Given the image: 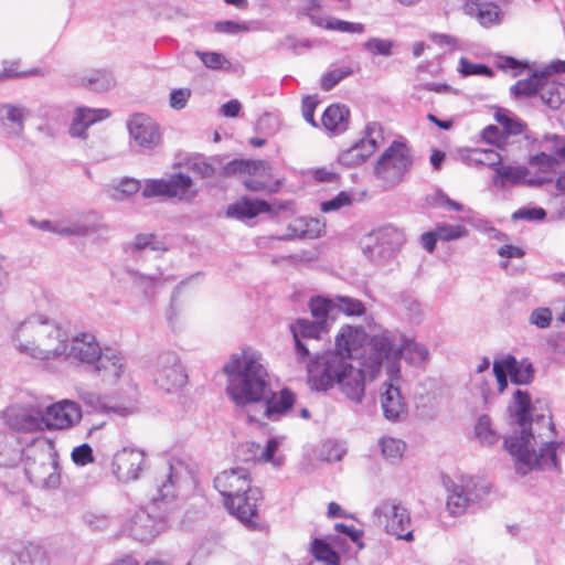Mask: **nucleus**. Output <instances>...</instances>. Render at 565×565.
I'll return each instance as SVG.
<instances>
[{
  "label": "nucleus",
  "instance_id": "nucleus-33",
  "mask_svg": "<svg viewBox=\"0 0 565 565\" xmlns=\"http://www.w3.org/2000/svg\"><path fill=\"white\" fill-rule=\"evenodd\" d=\"M269 175V164L263 160H232L223 167L224 175L257 174Z\"/></svg>",
  "mask_w": 565,
  "mask_h": 565
},
{
  "label": "nucleus",
  "instance_id": "nucleus-44",
  "mask_svg": "<svg viewBox=\"0 0 565 565\" xmlns=\"http://www.w3.org/2000/svg\"><path fill=\"white\" fill-rule=\"evenodd\" d=\"M333 303L337 313L342 312L348 317H361L366 311L361 300L349 296H335L333 297Z\"/></svg>",
  "mask_w": 565,
  "mask_h": 565
},
{
  "label": "nucleus",
  "instance_id": "nucleus-43",
  "mask_svg": "<svg viewBox=\"0 0 565 565\" xmlns=\"http://www.w3.org/2000/svg\"><path fill=\"white\" fill-rule=\"evenodd\" d=\"M379 446L383 457L391 462L398 461L406 450V444L404 440L391 436L382 437L379 440Z\"/></svg>",
  "mask_w": 565,
  "mask_h": 565
},
{
  "label": "nucleus",
  "instance_id": "nucleus-12",
  "mask_svg": "<svg viewBox=\"0 0 565 565\" xmlns=\"http://www.w3.org/2000/svg\"><path fill=\"white\" fill-rule=\"evenodd\" d=\"M83 413L79 404L72 399H61L42 408L43 431L67 430L76 426Z\"/></svg>",
  "mask_w": 565,
  "mask_h": 565
},
{
  "label": "nucleus",
  "instance_id": "nucleus-7",
  "mask_svg": "<svg viewBox=\"0 0 565 565\" xmlns=\"http://www.w3.org/2000/svg\"><path fill=\"white\" fill-rule=\"evenodd\" d=\"M374 522L397 540L412 542V518L408 510L396 499L384 500L373 510Z\"/></svg>",
  "mask_w": 565,
  "mask_h": 565
},
{
  "label": "nucleus",
  "instance_id": "nucleus-35",
  "mask_svg": "<svg viewBox=\"0 0 565 565\" xmlns=\"http://www.w3.org/2000/svg\"><path fill=\"white\" fill-rule=\"evenodd\" d=\"M309 308L316 322H322L323 328L328 330V321L335 319V308L333 298L317 296L309 302Z\"/></svg>",
  "mask_w": 565,
  "mask_h": 565
},
{
  "label": "nucleus",
  "instance_id": "nucleus-42",
  "mask_svg": "<svg viewBox=\"0 0 565 565\" xmlns=\"http://www.w3.org/2000/svg\"><path fill=\"white\" fill-rule=\"evenodd\" d=\"M530 166L533 168H537L544 175L539 177L536 180H529V184H542L544 182L550 181L547 174L555 171L557 166V160L555 157L547 154L546 152H541L533 156L530 159Z\"/></svg>",
  "mask_w": 565,
  "mask_h": 565
},
{
  "label": "nucleus",
  "instance_id": "nucleus-53",
  "mask_svg": "<svg viewBox=\"0 0 565 565\" xmlns=\"http://www.w3.org/2000/svg\"><path fill=\"white\" fill-rule=\"evenodd\" d=\"M168 179H149L142 188L145 198L164 196L169 198Z\"/></svg>",
  "mask_w": 565,
  "mask_h": 565
},
{
  "label": "nucleus",
  "instance_id": "nucleus-47",
  "mask_svg": "<svg viewBox=\"0 0 565 565\" xmlns=\"http://www.w3.org/2000/svg\"><path fill=\"white\" fill-rule=\"evenodd\" d=\"M476 436L479 441L487 446H492L499 441V434L492 428V423L489 416L482 415L476 424Z\"/></svg>",
  "mask_w": 565,
  "mask_h": 565
},
{
  "label": "nucleus",
  "instance_id": "nucleus-14",
  "mask_svg": "<svg viewBox=\"0 0 565 565\" xmlns=\"http://www.w3.org/2000/svg\"><path fill=\"white\" fill-rule=\"evenodd\" d=\"M289 329L295 342L296 358L308 369V364L315 363L309 342L319 340L321 334L328 330L323 328L322 322L308 319H297L290 323Z\"/></svg>",
  "mask_w": 565,
  "mask_h": 565
},
{
  "label": "nucleus",
  "instance_id": "nucleus-15",
  "mask_svg": "<svg viewBox=\"0 0 565 565\" xmlns=\"http://www.w3.org/2000/svg\"><path fill=\"white\" fill-rule=\"evenodd\" d=\"M157 505V498L149 509H139L125 523L124 530L140 542H149L154 539L166 526L162 518L152 515Z\"/></svg>",
  "mask_w": 565,
  "mask_h": 565
},
{
  "label": "nucleus",
  "instance_id": "nucleus-40",
  "mask_svg": "<svg viewBox=\"0 0 565 565\" xmlns=\"http://www.w3.org/2000/svg\"><path fill=\"white\" fill-rule=\"evenodd\" d=\"M544 82V72L533 73L525 79L518 81L511 88L510 93L513 97H531L539 93L541 85Z\"/></svg>",
  "mask_w": 565,
  "mask_h": 565
},
{
  "label": "nucleus",
  "instance_id": "nucleus-58",
  "mask_svg": "<svg viewBox=\"0 0 565 565\" xmlns=\"http://www.w3.org/2000/svg\"><path fill=\"white\" fill-rule=\"evenodd\" d=\"M515 365V356L508 354L503 358L497 359L493 362V375L495 380H507L511 377V369Z\"/></svg>",
  "mask_w": 565,
  "mask_h": 565
},
{
  "label": "nucleus",
  "instance_id": "nucleus-16",
  "mask_svg": "<svg viewBox=\"0 0 565 565\" xmlns=\"http://www.w3.org/2000/svg\"><path fill=\"white\" fill-rule=\"evenodd\" d=\"M367 334L363 327L343 326L335 337V351L345 361L362 358L369 353ZM363 365V362L361 363Z\"/></svg>",
  "mask_w": 565,
  "mask_h": 565
},
{
  "label": "nucleus",
  "instance_id": "nucleus-24",
  "mask_svg": "<svg viewBox=\"0 0 565 565\" xmlns=\"http://www.w3.org/2000/svg\"><path fill=\"white\" fill-rule=\"evenodd\" d=\"M30 115L29 108L20 104H0V126L8 138L23 136L25 120Z\"/></svg>",
  "mask_w": 565,
  "mask_h": 565
},
{
  "label": "nucleus",
  "instance_id": "nucleus-31",
  "mask_svg": "<svg viewBox=\"0 0 565 565\" xmlns=\"http://www.w3.org/2000/svg\"><path fill=\"white\" fill-rule=\"evenodd\" d=\"M289 233L286 239L291 238H317L324 232V224L318 218L299 217L294 220L288 226Z\"/></svg>",
  "mask_w": 565,
  "mask_h": 565
},
{
  "label": "nucleus",
  "instance_id": "nucleus-26",
  "mask_svg": "<svg viewBox=\"0 0 565 565\" xmlns=\"http://www.w3.org/2000/svg\"><path fill=\"white\" fill-rule=\"evenodd\" d=\"M109 111L106 108H88L77 107L71 126L70 135L75 138H86V130L93 124L104 120L109 117Z\"/></svg>",
  "mask_w": 565,
  "mask_h": 565
},
{
  "label": "nucleus",
  "instance_id": "nucleus-52",
  "mask_svg": "<svg viewBox=\"0 0 565 565\" xmlns=\"http://www.w3.org/2000/svg\"><path fill=\"white\" fill-rule=\"evenodd\" d=\"M322 28H326V29L332 30V31L343 32V33H363L364 32V25L362 23L343 21L340 19L330 18V17L326 18Z\"/></svg>",
  "mask_w": 565,
  "mask_h": 565
},
{
  "label": "nucleus",
  "instance_id": "nucleus-63",
  "mask_svg": "<svg viewBox=\"0 0 565 565\" xmlns=\"http://www.w3.org/2000/svg\"><path fill=\"white\" fill-rule=\"evenodd\" d=\"M71 458L76 466L84 467L94 462L93 449L88 444H83L72 450Z\"/></svg>",
  "mask_w": 565,
  "mask_h": 565
},
{
  "label": "nucleus",
  "instance_id": "nucleus-38",
  "mask_svg": "<svg viewBox=\"0 0 565 565\" xmlns=\"http://www.w3.org/2000/svg\"><path fill=\"white\" fill-rule=\"evenodd\" d=\"M462 159L469 167L486 166L494 170L502 162L500 153L492 149H471Z\"/></svg>",
  "mask_w": 565,
  "mask_h": 565
},
{
  "label": "nucleus",
  "instance_id": "nucleus-37",
  "mask_svg": "<svg viewBox=\"0 0 565 565\" xmlns=\"http://www.w3.org/2000/svg\"><path fill=\"white\" fill-rule=\"evenodd\" d=\"M539 94L545 105L552 109H557L565 99V86L563 84L548 81L546 73H544V82L540 87Z\"/></svg>",
  "mask_w": 565,
  "mask_h": 565
},
{
  "label": "nucleus",
  "instance_id": "nucleus-57",
  "mask_svg": "<svg viewBox=\"0 0 565 565\" xmlns=\"http://www.w3.org/2000/svg\"><path fill=\"white\" fill-rule=\"evenodd\" d=\"M540 145L558 158L565 160V136L545 135Z\"/></svg>",
  "mask_w": 565,
  "mask_h": 565
},
{
  "label": "nucleus",
  "instance_id": "nucleus-19",
  "mask_svg": "<svg viewBox=\"0 0 565 565\" xmlns=\"http://www.w3.org/2000/svg\"><path fill=\"white\" fill-rule=\"evenodd\" d=\"M130 139L143 150H151L161 142L159 125L145 114H135L127 121Z\"/></svg>",
  "mask_w": 565,
  "mask_h": 565
},
{
  "label": "nucleus",
  "instance_id": "nucleus-13",
  "mask_svg": "<svg viewBox=\"0 0 565 565\" xmlns=\"http://www.w3.org/2000/svg\"><path fill=\"white\" fill-rule=\"evenodd\" d=\"M444 484L447 491L446 507L452 516L466 513L468 507L479 498L476 493L477 482L473 477L448 478L444 481Z\"/></svg>",
  "mask_w": 565,
  "mask_h": 565
},
{
  "label": "nucleus",
  "instance_id": "nucleus-5",
  "mask_svg": "<svg viewBox=\"0 0 565 565\" xmlns=\"http://www.w3.org/2000/svg\"><path fill=\"white\" fill-rule=\"evenodd\" d=\"M362 367H353L338 354L324 352L315 356V363L308 364V381L316 391H328L337 384L348 398L360 403L365 392L363 374H370Z\"/></svg>",
  "mask_w": 565,
  "mask_h": 565
},
{
  "label": "nucleus",
  "instance_id": "nucleus-51",
  "mask_svg": "<svg viewBox=\"0 0 565 565\" xmlns=\"http://www.w3.org/2000/svg\"><path fill=\"white\" fill-rule=\"evenodd\" d=\"M438 239L449 242L458 238L466 237L468 230L459 224H438L435 228Z\"/></svg>",
  "mask_w": 565,
  "mask_h": 565
},
{
  "label": "nucleus",
  "instance_id": "nucleus-49",
  "mask_svg": "<svg viewBox=\"0 0 565 565\" xmlns=\"http://www.w3.org/2000/svg\"><path fill=\"white\" fill-rule=\"evenodd\" d=\"M353 73L352 68L347 65L332 67L327 71L320 81L321 89L328 92L332 89L338 83Z\"/></svg>",
  "mask_w": 565,
  "mask_h": 565
},
{
  "label": "nucleus",
  "instance_id": "nucleus-36",
  "mask_svg": "<svg viewBox=\"0 0 565 565\" xmlns=\"http://www.w3.org/2000/svg\"><path fill=\"white\" fill-rule=\"evenodd\" d=\"M529 170L522 166H502L501 163L495 169L493 183L498 186H505L507 184H520L525 182Z\"/></svg>",
  "mask_w": 565,
  "mask_h": 565
},
{
  "label": "nucleus",
  "instance_id": "nucleus-62",
  "mask_svg": "<svg viewBox=\"0 0 565 565\" xmlns=\"http://www.w3.org/2000/svg\"><path fill=\"white\" fill-rule=\"evenodd\" d=\"M214 29L220 33L236 34L241 32H248L253 28L249 22H235L227 20L216 22Z\"/></svg>",
  "mask_w": 565,
  "mask_h": 565
},
{
  "label": "nucleus",
  "instance_id": "nucleus-18",
  "mask_svg": "<svg viewBox=\"0 0 565 565\" xmlns=\"http://www.w3.org/2000/svg\"><path fill=\"white\" fill-rule=\"evenodd\" d=\"M262 500L263 493L260 489L254 488L224 500V505L232 515L237 518L247 527L255 529L257 525L258 505Z\"/></svg>",
  "mask_w": 565,
  "mask_h": 565
},
{
  "label": "nucleus",
  "instance_id": "nucleus-56",
  "mask_svg": "<svg viewBox=\"0 0 565 565\" xmlns=\"http://www.w3.org/2000/svg\"><path fill=\"white\" fill-rule=\"evenodd\" d=\"M311 550L315 557L326 562V565H337L338 555L324 541L316 539Z\"/></svg>",
  "mask_w": 565,
  "mask_h": 565
},
{
  "label": "nucleus",
  "instance_id": "nucleus-3",
  "mask_svg": "<svg viewBox=\"0 0 565 565\" xmlns=\"http://www.w3.org/2000/svg\"><path fill=\"white\" fill-rule=\"evenodd\" d=\"M222 371L227 379L226 393L237 407L258 404L263 417L269 420H278L292 409L296 396L290 390L269 392L267 365L258 350L241 348L230 355Z\"/></svg>",
  "mask_w": 565,
  "mask_h": 565
},
{
  "label": "nucleus",
  "instance_id": "nucleus-39",
  "mask_svg": "<svg viewBox=\"0 0 565 565\" xmlns=\"http://www.w3.org/2000/svg\"><path fill=\"white\" fill-rule=\"evenodd\" d=\"M22 457L17 437L9 433H0V466H13Z\"/></svg>",
  "mask_w": 565,
  "mask_h": 565
},
{
  "label": "nucleus",
  "instance_id": "nucleus-2",
  "mask_svg": "<svg viewBox=\"0 0 565 565\" xmlns=\"http://www.w3.org/2000/svg\"><path fill=\"white\" fill-rule=\"evenodd\" d=\"M509 409L520 433L504 438L503 446L513 459L516 473L556 469L559 444L552 439L554 424L547 403L542 399L532 403L527 392L516 390Z\"/></svg>",
  "mask_w": 565,
  "mask_h": 565
},
{
  "label": "nucleus",
  "instance_id": "nucleus-41",
  "mask_svg": "<svg viewBox=\"0 0 565 565\" xmlns=\"http://www.w3.org/2000/svg\"><path fill=\"white\" fill-rule=\"evenodd\" d=\"M145 249H150L154 252L167 250V246L163 241H161L153 234H138L126 246V252L130 254H136Z\"/></svg>",
  "mask_w": 565,
  "mask_h": 565
},
{
  "label": "nucleus",
  "instance_id": "nucleus-29",
  "mask_svg": "<svg viewBox=\"0 0 565 565\" xmlns=\"http://www.w3.org/2000/svg\"><path fill=\"white\" fill-rule=\"evenodd\" d=\"M72 84L82 85L95 92H105L114 86L115 82L111 74L103 70H89L76 74L72 78Z\"/></svg>",
  "mask_w": 565,
  "mask_h": 565
},
{
  "label": "nucleus",
  "instance_id": "nucleus-54",
  "mask_svg": "<svg viewBox=\"0 0 565 565\" xmlns=\"http://www.w3.org/2000/svg\"><path fill=\"white\" fill-rule=\"evenodd\" d=\"M458 71L462 76H471V75H479V76H486V77H492L493 72L491 68H489L484 64L479 63H472L466 57H461L459 60V68Z\"/></svg>",
  "mask_w": 565,
  "mask_h": 565
},
{
  "label": "nucleus",
  "instance_id": "nucleus-1",
  "mask_svg": "<svg viewBox=\"0 0 565 565\" xmlns=\"http://www.w3.org/2000/svg\"><path fill=\"white\" fill-rule=\"evenodd\" d=\"M10 343L21 355L42 363L62 361L94 365L104 350L93 333L71 335L66 327L40 312L12 323Z\"/></svg>",
  "mask_w": 565,
  "mask_h": 565
},
{
  "label": "nucleus",
  "instance_id": "nucleus-23",
  "mask_svg": "<svg viewBox=\"0 0 565 565\" xmlns=\"http://www.w3.org/2000/svg\"><path fill=\"white\" fill-rule=\"evenodd\" d=\"M399 382L401 380L393 381L387 377L380 393L383 415L392 423L402 420L407 414L406 403L401 394Z\"/></svg>",
  "mask_w": 565,
  "mask_h": 565
},
{
  "label": "nucleus",
  "instance_id": "nucleus-28",
  "mask_svg": "<svg viewBox=\"0 0 565 565\" xmlns=\"http://www.w3.org/2000/svg\"><path fill=\"white\" fill-rule=\"evenodd\" d=\"M169 199H177L180 202L191 203L199 195V189L193 180L182 172L174 173L168 178Z\"/></svg>",
  "mask_w": 565,
  "mask_h": 565
},
{
  "label": "nucleus",
  "instance_id": "nucleus-60",
  "mask_svg": "<svg viewBox=\"0 0 565 565\" xmlns=\"http://www.w3.org/2000/svg\"><path fill=\"white\" fill-rule=\"evenodd\" d=\"M553 313L550 308L539 307L534 309L529 316V322L539 329H546L551 326Z\"/></svg>",
  "mask_w": 565,
  "mask_h": 565
},
{
  "label": "nucleus",
  "instance_id": "nucleus-48",
  "mask_svg": "<svg viewBox=\"0 0 565 565\" xmlns=\"http://www.w3.org/2000/svg\"><path fill=\"white\" fill-rule=\"evenodd\" d=\"M534 379V367L533 364L524 359L516 360L515 365L511 369V381L518 385L530 384Z\"/></svg>",
  "mask_w": 565,
  "mask_h": 565
},
{
  "label": "nucleus",
  "instance_id": "nucleus-25",
  "mask_svg": "<svg viewBox=\"0 0 565 565\" xmlns=\"http://www.w3.org/2000/svg\"><path fill=\"white\" fill-rule=\"evenodd\" d=\"M95 372L105 381L115 384L125 372L121 354L110 348L103 350L100 358L94 363Z\"/></svg>",
  "mask_w": 565,
  "mask_h": 565
},
{
  "label": "nucleus",
  "instance_id": "nucleus-30",
  "mask_svg": "<svg viewBox=\"0 0 565 565\" xmlns=\"http://www.w3.org/2000/svg\"><path fill=\"white\" fill-rule=\"evenodd\" d=\"M270 211V205L264 200L242 198L227 207L226 214L227 216L235 217L237 220H245L254 218L259 214L269 213Z\"/></svg>",
  "mask_w": 565,
  "mask_h": 565
},
{
  "label": "nucleus",
  "instance_id": "nucleus-21",
  "mask_svg": "<svg viewBox=\"0 0 565 565\" xmlns=\"http://www.w3.org/2000/svg\"><path fill=\"white\" fill-rule=\"evenodd\" d=\"M109 225L95 213H89L76 220H58L55 234L62 236H106Z\"/></svg>",
  "mask_w": 565,
  "mask_h": 565
},
{
  "label": "nucleus",
  "instance_id": "nucleus-4",
  "mask_svg": "<svg viewBox=\"0 0 565 565\" xmlns=\"http://www.w3.org/2000/svg\"><path fill=\"white\" fill-rule=\"evenodd\" d=\"M429 349L415 339L391 330H383L370 338L369 353L363 366L375 379L382 371L393 381L401 380V358L407 364L422 367L429 361Z\"/></svg>",
  "mask_w": 565,
  "mask_h": 565
},
{
  "label": "nucleus",
  "instance_id": "nucleus-8",
  "mask_svg": "<svg viewBox=\"0 0 565 565\" xmlns=\"http://www.w3.org/2000/svg\"><path fill=\"white\" fill-rule=\"evenodd\" d=\"M404 243L403 231L392 225H385L366 235L362 248L371 262L384 264L401 249Z\"/></svg>",
  "mask_w": 565,
  "mask_h": 565
},
{
  "label": "nucleus",
  "instance_id": "nucleus-50",
  "mask_svg": "<svg viewBox=\"0 0 565 565\" xmlns=\"http://www.w3.org/2000/svg\"><path fill=\"white\" fill-rule=\"evenodd\" d=\"M354 202V194L348 191H341L334 198L320 203V210L324 213L337 212L343 207L351 206Z\"/></svg>",
  "mask_w": 565,
  "mask_h": 565
},
{
  "label": "nucleus",
  "instance_id": "nucleus-9",
  "mask_svg": "<svg viewBox=\"0 0 565 565\" xmlns=\"http://www.w3.org/2000/svg\"><path fill=\"white\" fill-rule=\"evenodd\" d=\"M24 471L32 483L43 489H56L61 484V467L52 448L43 449L34 458L28 457Z\"/></svg>",
  "mask_w": 565,
  "mask_h": 565
},
{
  "label": "nucleus",
  "instance_id": "nucleus-61",
  "mask_svg": "<svg viewBox=\"0 0 565 565\" xmlns=\"http://www.w3.org/2000/svg\"><path fill=\"white\" fill-rule=\"evenodd\" d=\"M495 65L500 70L511 72L512 76L520 75L524 70L529 67L526 63H523L510 56H499L497 58Z\"/></svg>",
  "mask_w": 565,
  "mask_h": 565
},
{
  "label": "nucleus",
  "instance_id": "nucleus-64",
  "mask_svg": "<svg viewBox=\"0 0 565 565\" xmlns=\"http://www.w3.org/2000/svg\"><path fill=\"white\" fill-rule=\"evenodd\" d=\"M191 95V89L186 87L172 89L169 96L170 107L175 110L185 108Z\"/></svg>",
  "mask_w": 565,
  "mask_h": 565
},
{
  "label": "nucleus",
  "instance_id": "nucleus-10",
  "mask_svg": "<svg viewBox=\"0 0 565 565\" xmlns=\"http://www.w3.org/2000/svg\"><path fill=\"white\" fill-rule=\"evenodd\" d=\"M156 386L167 393L181 390L188 382V373L180 356L173 351L158 355L153 372Z\"/></svg>",
  "mask_w": 565,
  "mask_h": 565
},
{
  "label": "nucleus",
  "instance_id": "nucleus-59",
  "mask_svg": "<svg viewBox=\"0 0 565 565\" xmlns=\"http://www.w3.org/2000/svg\"><path fill=\"white\" fill-rule=\"evenodd\" d=\"M196 55L202 61V63L211 70H221L224 66H230V62L226 57L217 52H201L196 51Z\"/></svg>",
  "mask_w": 565,
  "mask_h": 565
},
{
  "label": "nucleus",
  "instance_id": "nucleus-17",
  "mask_svg": "<svg viewBox=\"0 0 565 565\" xmlns=\"http://www.w3.org/2000/svg\"><path fill=\"white\" fill-rule=\"evenodd\" d=\"M4 423L15 431L42 433V407L39 405L14 404L3 411Z\"/></svg>",
  "mask_w": 565,
  "mask_h": 565
},
{
  "label": "nucleus",
  "instance_id": "nucleus-6",
  "mask_svg": "<svg viewBox=\"0 0 565 565\" xmlns=\"http://www.w3.org/2000/svg\"><path fill=\"white\" fill-rule=\"evenodd\" d=\"M414 164V154L409 145L401 139L394 140L383 150L374 166V175L384 185L395 188L406 179Z\"/></svg>",
  "mask_w": 565,
  "mask_h": 565
},
{
  "label": "nucleus",
  "instance_id": "nucleus-32",
  "mask_svg": "<svg viewBox=\"0 0 565 565\" xmlns=\"http://www.w3.org/2000/svg\"><path fill=\"white\" fill-rule=\"evenodd\" d=\"M466 12L484 26L497 23L501 17V11L497 4L481 3L478 0H469L466 3Z\"/></svg>",
  "mask_w": 565,
  "mask_h": 565
},
{
  "label": "nucleus",
  "instance_id": "nucleus-22",
  "mask_svg": "<svg viewBox=\"0 0 565 565\" xmlns=\"http://www.w3.org/2000/svg\"><path fill=\"white\" fill-rule=\"evenodd\" d=\"M250 483L249 472L243 467L223 470L214 478V487L223 497V501L254 489Z\"/></svg>",
  "mask_w": 565,
  "mask_h": 565
},
{
  "label": "nucleus",
  "instance_id": "nucleus-55",
  "mask_svg": "<svg viewBox=\"0 0 565 565\" xmlns=\"http://www.w3.org/2000/svg\"><path fill=\"white\" fill-rule=\"evenodd\" d=\"M393 46V41L380 38H371L363 44V49L370 54L382 56H390Z\"/></svg>",
  "mask_w": 565,
  "mask_h": 565
},
{
  "label": "nucleus",
  "instance_id": "nucleus-20",
  "mask_svg": "<svg viewBox=\"0 0 565 565\" xmlns=\"http://www.w3.org/2000/svg\"><path fill=\"white\" fill-rule=\"evenodd\" d=\"M145 462L146 454L143 450L125 447L115 454L111 468L119 481L129 482L139 478L145 468Z\"/></svg>",
  "mask_w": 565,
  "mask_h": 565
},
{
  "label": "nucleus",
  "instance_id": "nucleus-34",
  "mask_svg": "<svg viewBox=\"0 0 565 565\" xmlns=\"http://www.w3.org/2000/svg\"><path fill=\"white\" fill-rule=\"evenodd\" d=\"M350 111L344 105H330L322 115V125L327 130L342 132L347 129Z\"/></svg>",
  "mask_w": 565,
  "mask_h": 565
},
{
  "label": "nucleus",
  "instance_id": "nucleus-11",
  "mask_svg": "<svg viewBox=\"0 0 565 565\" xmlns=\"http://www.w3.org/2000/svg\"><path fill=\"white\" fill-rule=\"evenodd\" d=\"M384 142L383 128L379 122H370L365 128L364 137L341 151L338 162L344 167H356L371 157Z\"/></svg>",
  "mask_w": 565,
  "mask_h": 565
},
{
  "label": "nucleus",
  "instance_id": "nucleus-46",
  "mask_svg": "<svg viewBox=\"0 0 565 565\" xmlns=\"http://www.w3.org/2000/svg\"><path fill=\"white\" fill-rule=\"evenodd\" d=\"M282 439V437L270 438L263 449L259 460L270 462L275 468H280L285 463V456L279 452Z\"/></svg>",
  "mask_w": 565,
  "mask_h": 565
},
{
  "label": "nucleus",
  "instance_id": "nucleus-45",
  "mask_svg": "<svg viewBox=\"0 0 565 565\" xmlns=\"http://www.w3.org/2000/svg\"><path fill=\"white\" fill-rule=\"evenodd\" d=\"M12 565H50L45 553L38 546L29 545L20 551Z\"/></svg>",
  "mask_w": 565,
  "mask_h": 565
},
{
  "label": "nucleus",
  "instance_id": "nucleus-27",
  "mask_svg": "<svg viewBox=\"0 0 565 565\" xmlns=\"http://www.w3.org/2000/svg\"><path fill=\"white\" fill-rule=\"evenodd\" d=\"M188 475L186 468L180 461L166 465L162 470V480L158 483L160 500L164 501L168 498L174 497L175 488L188 478Z\"/></svg>",
  "mask_w": 565,
  "mask_h": 565
}]
</instances>
